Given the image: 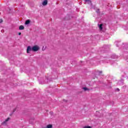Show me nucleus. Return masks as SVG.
<instances>
[{
	"instance_id": "nucleus-1",
	"label": "nucleus",
	"mask_w": 128,
	"mask_h": 128,
	"mask_svg": "<svg viewBox=\"0 0 128 128\" xmlns=\"http://www.w3.org/2000/svg\"><path fill=\"white\" fill-rule=\"evenodd\" d=\"M32 52H38L40 50V46L38 45H35L32 48Z\"/></svg>"
},
{
	"instance_id": "nucleus-2",
	"label": "nucleus",
	"mask_w": 128,
	"mask_h": 128,
	"mask_svg": "<svg viewBox=\"0 0 128 128\" xmlns=\"http://www.w3.org/2000/svg\"><path fill=\"white\" fill-rule=\"evenodd\" d=\"M10 120V118H7L4 122H3L1 124L2 126H6V124H8V120Z\"/></svg>"
},
{
	"instance_id": "nucleus-3",
	"label": "nucleus",
	"mask_w": 128,
	"mask_h": 128,
	"mask_svg": "<svg viewBox=\"0 0 128 128\" xmlns=\"http://www.w3.org/2000/svg\"><path fill=\"white\" fill-rule=\"evenodd\" d=\"M31 50L32 51V50L30 48V46H28L27 48V50H26L27 54H30V52H31Z\"/></svg>"
},
{
	"instance_id": "nucleus-4",
	"label": "nucleus",
	"mask_w": 128,
	"mask_h": 128,
	"mask_svg": "<svg viewBox=\"0 0 128 128\" xmlns=\"http://www.w3.org/2000/svg\"><path fill=\"white\" fill-rule=\"evenodd\" d=\"M42 6H46L48 4V0H44L42 3Z\"/></svg>"
},
{
	"instance_id": "nucleus-5",
	"label": "nucleus",
	"mask_w": 128,
	"mask_h": 128,
	"mask_svg": "<svg viewBox=\"0 0 128 128\" xmlns=\"http://www.w3.org/2000/svg\"><path fill=\"white\" fill-rule=\"evenodd\" d=\"M19 30H24V26L22 25L20 26H19Z\"/></svg>"
},
{
	"instance_id": "nucleus-6",
	"label": "nucleus",
	"mask_w": 128,
	"mask_h": 128,
	"mask_svg": "<svg viewBox=\"0 0 128 128\" xmlns=\"http://www.w3.org/2000/svg\"><path fill=\"white\" fill-rule=\"evenodd\" d=\"M85 2H87L89 4H92V1L90 0H84Z\"/></svg>"
},
{
	"instance_id": "nucleus-7",
	"label": "nucleus",
	"mask_w": 128,
	"mask_h": 128,
	"mask_svg": "<svg viewBox=\"0 0 128 128\" xmlns=\"http://www.w3.org/2000/svg\"><path fill=\"white\" fill-rule=\"evenodd\" d=\"M30 22V20H27L25 22V24H29Z\"/></svg>"
},
{
	"instance_id": "nucleus-8",
	"label": "nucleus",
	"mask_w": 128,
	"mask_h": 128,
	"mask_svg": "<svg viewBox=\"0 0 128 128\" xmlns=\"http://www.w3.org/2000/svg\"><path fill=\"white\" fill-rule=\"evenodd\" d=\"M118 84H122H122H124V80H122L120 82H118Z\"/></svg>"
},
{
	"instance_id": "nucleus-9",
	"label": "nucleus",
	"mask_w": 128,
	"mask_h": 128,
	"mask_svg": "<svg viewBox=\"0 0 128 128\" xmlns=\"http://www.w3.org/2000/svg\"><path fill=\"white\" fill-rule=\"evenodd\" d=\"M52 128V124H48L46 127V128Z\"/></svg>"
},
{
	"instance_id": "nucleus-10",
	"label": "nucleus",
	"mask_w": 128,
	"mask_h": 128,
	"mask_svg": "<svg viewBox=\"0 0 128 128\" xmlns=\"http://www.w3.org/2000/svg\"><path fill=\"white\" fill-rule=\"evenodd\" d=\"M99 28L102 30V24H100L99 25Z\"/></svg>"
},
{
	"instance_id": "nucleus-11",
	"label": "nucleus",
	"mask_w": 128,
	"mask_h": 128,
	"mask_svg": "<svg viewBox=\"0 0 128 128\" xmlns=\"http://www.w3.org/2000/svg\"><path fill=\"white\" fill-rule=\"evenodd\" d=\"M83 90H84L85 92H86V90H90V89H88V88H86V87L83 88Z\"/></svg>"
},
{
	"instance_id": "nucleus-12",
	"label": "nucleus",
	"mask_w": 128,
	"mask_h": 128,
	"mask_svg": "<svg viewBox=\"0 0 128 128\" xmlns=\"http://www.w3.org/2000/svg\"><path fill=\"white\" fill-rule=\"evenodd\" d=\"M84 128H92V127H90V126H85Z\"/></svg>"
},
{
	"instance_id": "nucleus-13",
	"label": "nucleus",
	"mask_w": 128,
	"mask_h": 128,
	"mask_svg": "<svg viewBox=\"0 0 128 128\" xmlns=\"http://www.w3.org/2000/svg\"><path fill=\"white\" fill-rule=\"evenodd\" d=\"M96 12H97V14H100V9H98L96 10Z\"/></svg>"
},
{
	"instance_id": "nucleus-14",
	"label": "nucleus",
	"mask_w": 128,
	"mask_h": 128,
	"mask_svg": "<svg viewBox=\"0 0 128 128\" xmlns=\"http://www.w3.org/2000/svg\"><path fill=\"white\" fill-rule=\"evenodd\" d=\"M3 20L2 18H0V24H2V22Z\"/></svg>"
},
{
	"instance_id": "nucleus-15",
	"label": "nucleus",
	"mask_w": 128,
	"mask_h": 128,
	"mask_svg": "<svg viewBox=\"0 0 128 128\" xmlns=\"http://www.w3.org/2000/svg\"><path fill=\"white\" fill-rule=\"evenodd\" d=\"M102 71H100L99 72V74H101L102 73Z\"/></svg>"
},
{
	"instance_id": "nucleus-16",
	"label": "nucleus",
	"mask_w": 128,
	"mask_h": 128,
	"mask_svg": "<svg viewBox=\"0 0 128 128\" xmlns=\"http://www.w3.org/2000/svg\"><path fill=\"white\" fill-rule=\"evenodd\" d=\"M20 34H22V33L21 32H19L18 33V36H20Z\"/></svg>"
},
{
	"instance_id": "nucleus-17",
	"label": "nucleus",
	"mask_w": 128,
	"mask_h": 128,
	"mask_svg": "<svg viewBox=\"0 0 128 128\" xmlns=\"http://www.w3.org/2000/svg\"><path fill=\"white\" fill-rule=\"evenodd\" d=\"M116 90H117L118 92H120V89L118 88Z\"/></svg>"
},
{
	"instance_id": "nucleus-18",
	"label": "nucleus",
	"mask_w": 128,
	"mask_h": 128,
	"mask_svg": "<svg viewBox=\"0 0 128 128\" xmlns=\"http://www.w3.org/2000/svg\"><path fill=\"white\" fill-rule=\"evenodd\" d=\"M16 112V109H14V110H13V112Z\"/></svg>"
},
{
	"instance_id": "nucleus-19",
	"label": "nucleus",
	"mask_w": 128,
	"mask_h": 128,
	"mask_svg": "<svg viewBox=\"0 0 128 128\" xmlns=\"http://www.w3.org/2000/svg\"><path fill=\"white\" fill-rule=\"evenodd\" d=\"M50 114H52V112H50Z\"/></svg>"
},
{
	"instance_id": "nucleus-20",
	"label": "nucleus",
	"mask_w": 128,
	"mask_h": 128,
	"mask_svg": "<svg viewBox=\"0 0 128 128\" xmlns=\"http://www.w3.org/2000/svg\"><path fill=\"white\" fill-rule=\"evenodd\" d=\"M30 124H32V122H30Z\"/></svg>"
}]
</instances>
